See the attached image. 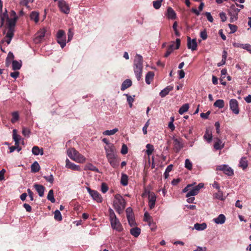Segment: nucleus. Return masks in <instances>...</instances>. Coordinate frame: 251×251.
<instances>
[{"mask_svg":"<svg viewBox=\"0 0 251 251\" xmlns=\"http://www.w3.org/2000/svg\"><path fill=\"white\" fill-rule=\"evenodd\" d=\"M173 148L176 152H179L183 147L182 140L180 138H173Z\"/></svg>","mask_w":251,"mask_h":251,"instance_id":"nucleus-10","label":"nucleus"},{"mask_svg":"<svg viewBox=\"0 0 251 251\" xmlns=\"http://www.w3.org/2000/svg\"><path fill=\"white\" fill-rule=\"evenodd\" d=\"M130 233L132 236L137 237L141 233V229L137 227L132 228L130 230Z\"/></svg>","mask_w":251,"mask_h":251,"instance_id":"nucleus-23","label":"nucleus"},{"mask_svg":"<svg viewBox=\"0 0 251 251\" xmlns=\"http://www.w3.org/2000/svg\"><path fill=\"white\" fill-rule=\"evenodd\" d=\"M12 133V136L14 141L20 142V141L22 140L21 137L20 136V135L17 134V130L15 129H13Z\"/></svg>","mask_w":251,"mask_h":251,"instance_id":"nucleus-41","label":"nucleus"},{"mask_svg":"<svg viewBox=\"0 0 251 251\" xmlns=\"http://www.w3.org/2000/svg\"><path fill=\"white\" fill-rule=\"evenodd\" d=\"M118 131V129L117 128H115L112 130H105L103 132V134L104 135H112L115 134Z\"/></svg>","mask_w":251,"mask_h":251,"instance_id":"nucleus-39","label":"nucleus"},{"mask_svg":"<svg viewBox=\"0 0 251 251\" xmlns=\"http://www.w3.org/2000/svg\"><path fill=\"white\" fill-rule=\"evenodd\" d=\"M143 59L141 55L136 54L134 60L133 70L137 79L139 81L142 76Z\"/></svg>","mask_w":251,"mask_h":251,"instance_id":"nucleus-2","label":"nucleus"},{"mask_svg":"<svg viewBox=\"0 0 251 251\" xmlns=\"http://www.w3.org/2000/svg\"><path fill=\"white\" fill-rule=\"evenodd\" d=\"M214 198L220 200H223L224 198L223 192L220 190H218V192L214 194Z\"/></svg>","mask_w":251,"mask_h":251,"instance_id":"nucleus-46","label":"nucleus"},{"mask_svg":"<svg viewBox=\"0 0 251 251\" xmlns=\"http://www.w3.org/2000/svg\"><path fill=\"white\" fill-rule=\"evenodd\" d=\"M47 199L48 200L50 201L52 203L55 202V200L53 196V190L51 189L49 191L47 196Z\"/></svg>","mask_w":251,"mask_h":251,"instance_id":"nucleus-45","label":"nucleus"},{"mask_svg":"<svg viewBox=\"0 0 251 251\" xmlns=\"http://www.w3.org/2000/svg\"><path fill=\"white\" fill-rule=\"evenodd\" d=\"M177 23L176 22H175L173 25V28L175 31V35L176 36L179 37V36H180V34L177 29Z\"/></svg>","mask_w":251,"mask_h":251,"instance_id":"nucleus-52","label":"nucleus"},{"mask_svg":"<svg viewBox=\"0 0 251 251\" xmlns=\"http://www.w3.org/2000/svg\"><path fill=\"white\" fill-rule=\"evenodd\" d=\"M39 13L36 11L32 12L30 14V18L31 20L34 21L35 23L39 21Z\"/></svg>","mask_w":251,"mask_h":251,"instance_id":"nucleus-30","label":"nucleus"},{"mask_svg":"<svg viewBox=\"0 0 251 251\" xmlns=\"http://www.w3.org/2000/svg\"><path fill=\"white\" fill-rule=\"evenodd\" d=\"M44 177L45 178V179L47 181H48L51 183H53L54 178H53V176L52 175H50L49 176H44Z\"/></svg>","mask_w":251,"mask_h":251,"instance_id":"nucleus-63","label":"nucleus"},{"mask_svg":"<svg viewBox=\"0 0 251 251\" xmlns=\"http://www.w3.org/2000/svg\"><path fill=\"white\" fill-rule=\"evenodd\" d=\"M12 118L11 122L13 124L15 123L19 119V114L17 111L13 112L11 113Z\"/></svg>","mask_w":251,"mask_h":251,"instance_id":"nucleus-35","label":"nucleus"},{"mask_svg":"<svg viewBox=\"0 0 251 251\" xmlns=\"http://www.w3.org/2000/svg\"><path fill=\"white\" fill-rule=\"evenodd\" d=\"M13 58H14L13 54L12 52H9L8 53V55L6 59L5 64H6V66L7 67H8L10 65V64H11V62L13 61Z\"/></svg>","mask_w":251,"mask_h":251,"instance_id":"nucleus-34","label":"nucleus"},{"mask_svg":"<svg viewBox=\"0 0 251 251\" xmlns=\"http://www.w3.org/2000/svg\"><path fill=\"white\" fill-rule=\"evenodd\" d=\"M146 148H147V150H146V152L149 156L150 155H151L152 154V153L153 152V151H154L153 146L151 144H148L146 145Z\"/></svg>","mask_w":251,"mask_h":251,"instance_id":"nucleus-38","label":"nucleus"},{"mask_svg":"<svg viewBox=\"0 0 251 251\" xmlns=\"http://www.w3.org/2000/svg\"><path fill=\"white\" fill-rule=\"evenodd\" d=\"M32 152L35 155L41 154L42 155L44 154V151L42 149H40L38 146H34L32 149Z\"/></svg>","mask_w":251,"mask_h":251,"instance_id":"nucleus-26","label":"nucleus"},{"mask_svg":"<svg viewBox=\"0 0 251 251\" xmlns=\"http://www.w3.org/2000/svg\"><path fill=\"white\" fill-rule=\"evenodd\" d=\"M206 227L207 225L204 223L202 224L196 223L194 225V228L199 231L204 230Z\"/></svg>","mask_w":251,"mask_h":251,"instance_id":"nucleus-32","label":"nucleus"},{"mask_svg":"<svg viewBox=\"0 0 251 251\" xmlns=\"http://www.w3.org/2000/svg\"><path fill=\"white\" fill-rule=\"evenodd\" d=\"M248 166V161L246 157H242L239 162V166L243 169H245Z\"/></svg>","mask_w":251,"mask_h":251,"instance_id":"nucleus-29","label":"nucleus"},{"mask_svg":"<svg viewBox=\"0 0 251 251\" xmlns=\"http://www.w3.org/2000/svg\"><path fill=\"white\" fill-rule=\"evenodd\" d=\"M185 167L189 170L192 169V163L189 159H186L185 161Z\"/></svg>","mask_w":251,"mask_h":251,"instance_id":"nucleus-50","label":"nucleus"},{"mask_svg":"<svg viewBox=\"0 0 251 251\" xmlns=\"http://www.w3.org/2000/svg\"><path fill=\"white\" fill-rule=\"evenodd\" d=\"M68 156L74 161L79 163L85 162L86 158L74 148L69 149L67 151Z\"/></svg>","mask_w":251,"mask_h":251,"instance_id":"nucleus-5","label":"nucleus"},{"mask_svg":"<svg viewBox=\"0 0 251 251\" xmlns=\"http://www.w3.org/2000/svg\"><path fill=\"white\" fill-rule=\"evenodd\" d=\"M17 19L8 18V15L6 13H4L1 17V26L3 25L5 20L7 21V25L9 28L13 29Z\"/></svg>","mask_w":251,"mask_h":251,"instance_id":"nucleus-7","label":"nucleus"},{"mask_svg":"<svg viewBox=\"0 0 251 251\" xmlns=\"http://www.w3.org/2000/svg\"><path fill=\"white\" fill-rule=\"evenodd\" d=\"M197 43L196 39H191L190 37H187V47L192 51L197 50Z\"/></svg>","mask_w":251,"mask_h":251,"instance_id":"nucleus-13","label":"nucleus"},{"mask_svg":"<svg viewBox=\"0 0 251 251\" xmlns=\"http://www.w3.org/2000/svg\"><path fill=\"white\" fill-rule=\"evenodd\" d=\"M163 0H156L153 1V6L156 9H158L161 5Z\"/></svg>","mask_w":251,"mask_h":251,"instance_id":"nucleus-48","label":"nucleus"},{"mask_svg":"<svg viewBox=\"0 0 251 251\" xmlns=\"http://www.w3.org/2000/svg\"><path fill=\"white\" fill-rule=\"evenodd\" d=\"M56 37L57 38L65 37V32L62 30H59L57 33Z\"/></svg>","mask_w":251,"mask_h":251,"instance_id":"nucleus-60","label":"nucleus"},{"mask_svg":"<svg viewBox=\"0 0 251 251\" xmlns=\"http://www.w3.org/2000/svg\"><path fill=\"white\" fill-rule=\"evenodd\" d=\"M149 199V206L150 209H152L155 205L156 197L155 194L152 192L149 193L148 196Z\"/></svg>","mask_w":251,"mask_h":251,"instance_id":"nucleus-15","label":"nucleus"},{"mask_svg":"<svg viewBox=\"0 0 251 251\" xmlns=\"http://www.w3.org/2000/svg\"><path fill=\"white\" fill-rule=\"evenodd\" d=\"M12 65L13 70H19L22 66L21 64L16 60H13Z\"/></svg>","mask_w":251,"mask_h":251,"instance_id":"nucleus-42","label":"nucleus"},{"mask_svg":"<svg viewBox=\"0 0 251 251\" xmlns=\"http://www.w3.org/2000/svg\"><path fill=\"white\" fill-rule=\"evenodd\" d=\"M126 96L127 97V101L128 102L130 107H132V103L134 100V98L132 97L131 96H129L128 94H126Z\"/></svg>","mask_w":251,"mask_h":251,"instance_id":"nucleus-53","label":"nucleus"},{"mask_svg":"<svg viewBox=\"0 0 251 251\" xmlns=\"http://www.w3.org/2000/svg\"><path fill=\"white\" fill-rule=\"evenodd\" d=\"M174 87L171 85L167 86L166 88L161 91L159 95L161 97L163 98L167 95L169 93L173 90Z\"/></svg>","mask_w":251,"mask_h":251,"instance_id":"nucleus-18","label":"nucleus"},{"mask_svg":"<svg viewBox=\"0 0 251 251\" xmlns=\"http://www.w3.org/2000/svg\"><path fill=\"white\" fill-rule=\"evenodd\" d=\"M58 6L60 10L65 13L68 14L70 12V8L66 2L64 0H60L58 2Z\"/></svg>","mask_w":251,"mask_h":251,"instance_id":"nucleus-14","label":"nucleus"},{"mask_svg":"<svg viewBox=\"0 0 251 251\" xmlns=\"http://www.w3.org/2000/svg\"><path fill=\"white\" fill-rule=\"evenodd\" d=\"M126 206V202L120 194H116L113 202V206L119 214L122 213Z\"/></svg>","mask_w":251,"mask_h":251,"instance_id":"nucleus-3","label":"nucleus"},{"mask_svg":"<svg viewBox=\"0 0 251 251\" xmlns=\"http://www.w3.org/2000/svg\"><path fill=\"white\" fill-rule=\"evenodd\" d=\"M54 219L58 221H60L62 220V215L58 210H56L54 212Z\"/></svg>","mask_w":251,"mask_h":251,"instance_id":"nucleus-47","label":"nucleus"},{"mask_svg":"<svg viewBox=\"0 0 251 251\" xmlns=\"http://www.w3.org/2000/svg\"><path fill=\"white\" fill-rule=\"evenodd\" d=\"M217 170L222 171L225 174L228 176H232L234 174L233 169L227 165H221L217 166Z\"/></svg>","mask_w":251,"mask_h":251,"instance_id":"nucleus-9","label":"nucleus"},{"mask_svg":"<svg viewBox=\"0 0 251 251\" xmlns=\"http://www.w3.org/2000/svg\"><path fill=\"white\" fill-rule=\"evenodd\" d=\"M128 176L126 174H122L121 178V183L123 186H126L128 184Z\"/></svg>","mask_w":251,"mask_h":251,"instance_id":"nucleus-36","label":"nucleus"},{"mask_svg":"<svg viewBox=\"0 0 251 251\" xmlns=\"http://www.w3.org/2000/svg\"><path fill=\"white\" fill-rule=\"evenodd\" d=\"M174 43L170 45L167 48V51L164 54L165 57H167L173 51L174 49Z\"/></svg>","mask_w":251,"mask_h":251,"instance_id":"nucleus-44","label":"nucleus"},{"mask_svg":"<svg viewBox=\"0 0 251 251\" xmlns=\"http://www.w3.org/2000/svg\"><path fill=\"white\" fill-rule=\"evenodd\" d=\"M205 15L207 18V20L212 23L213 22V18L212 17V16H211V14L210 12H206L205 13Z\"/></svg>","mask_w":251,"mask_h":251,"instance_id":"nucleus-62","label":"nucleus"},{"mask_svg":"<svg viewBox=\"0 0 251 251\" xmlns=\"http://www.w3.org/2000/svg\"><path fill=\"white\" fill-rule=\"evenodd\" d=\"M167 16L169 19H175L176 18V13L171 7L167 8Z\"/></svg>","mask_w":251,"mask_h":251,"instance_id":"nucleus-22","label":"nucleus"},{"mask_svg":"<svg viewBox=\"0 0 251 251\" xmlns=\"http://www.w3.org/2000/svg\"><path fill=\"white\" fill-rule=\"evenodd\" d=\"M109 214V221L112 229L118 232L123 230V228L119 220L117 218L114 211L110 208L108 210Z\"/></svg>","mask_w":251,"mask_h":251,"instance_id":"nucleus-4","label":"nucleus"},{"mask_svg":"<svg viewBox=\"0 0 251 251\" xmlns=\"http://www.w3.org/2000/svg\"><path fill=\"white\" fill-rule=\"evenodd\" d=\"M152 220L151 219V217L150 214L146 212L144 214V221L149 223L150 225H151V221Z\"/></svg>","mask_w":251,"mask_h":251,"instance_id":"nucleus-51","label":"nucleus"},{"mask_svg":"<svg viewBox=\"0 0 251 251\" xmlns=\"http://www.w3.org/2000/svg\"><path fill=\"white\" fill-rule=\"evenodd\" d=\"M200 36L202 39V40H205L207 39V35L205 30H203L201 32Z\"/></svg>","mask_w":251,"mask_h":251,"instance_id":"nucleus-61","label":"nucleus"},{"mask_svg":"<svg viewBox=\"0 0 251 251\" xmlns=\"http://www.w3.org/2000/svg\"><path fill=\"white\" fill-rule=\"evenodd\" d=\"M128 222L129 225L131 226H133L136 225V223L134 220V217H130L127 218Z\"/></svg>","mask_w":251,"mask_h":251,"instance_id":"nucleus-55","label":"nucleus"},{"mask_svg":"<svg viewBox=\"0 0 251 251\" xmlns=\"http://www.w3.org/2000/svg\"><path fill=\"white\" fill-rule=\"evenodd\" d=\"M46 31L47 30L45 28L41 29L35 35L34 38L35 42L36 43L40 42L45 37Z\"/></svg>","mask_w":251,"mask_h":251,"instance_id":"nucleus-12","label":"nucleus"},{"mask_svg":"<svg viewBox=\"0 0 251 251\" xmlns=\"http://www.w3.org/2000/svg\"><path fill=\"white\" fill-rule=\"evenodd\" d=\"M243 49L246 50L249 52L251 53V45L249 44H244Z\"/></svg>","mask_w":251,"mask_h":251,"instance_id":"nucleus-64","label":"nucleus"},{"mask_svg":"<svg viewBox=\"0 0 251 251\" xmlns=\"http://www.w3.org/2000/svg\"><path fill=\"white\" fill-rule=\"evenodd\" d=\"M106 156L108 161L113 168H116L118 166L115 154V150L113 145H109L105 147Z\"/></svg>","mask_w":251,"mask_h":251,"instance_id":"nucleus-1","label":"nucleus"},{"mask_svg":"<svg viewBox=\"0 0 251 251\" xmlns=\"http://www.w3.org/2000/svg\"><path fill=\"white\" fill-rule=\"evenodd\" d=\"M66 167L72 170L81 171L80 167L79 165H76L71 162L68 159L66 160Z\"/></svg>","mask_w":251,"mask_h":251,"instance_id":"nucleus-16","label":"nucleus"},{"mask_svg":"<svg viewBox=\"0 0 251 251\" xmlns=\"http://www.w3.org/2000/svg\"><path fill=\"white\" fill-rule=\"evenodd\" d=\"M121 152L123 154H126L127 153L128 149L127 146L125 144L123 145Z\"/></svg>","mask_w":251,"mask_h":251,"instance_id":"nucleus-59","label":"nucleus"},{"mask_svg":"<svg viewBox=\"0 0 251 251\" xmlns=\"http://www.w3.org/2000/svg\"><path fill=\"white\" fill-rule=\"evenodd\" d=\"M13 36V29H10L9 28L8 31H7L6 35V38L7 39L6 40V42L7 43V44H10L11 39Z\"/></svg>","mask_w":251,"mask_h":251,"instance_id":"nucleus-28","label":"nucleus"},{"mask_svg":"<svg viewBox=\"0 0 251 251\" xmlns=\"http://www.w3.org/2000/svg\"><path fill=\"white\" fill-rule=\"evenodd\" d=\"M40 167L37 161H35L31 166V171L33 173H37L39 171Z\"/></svg>","mask_w":251,"mask_h":251,"instance_id":"nucleus-31","label":"nucleus"},{"mask_svg":"<svg viewBox=\"0 0 251 251\" xmlns=\"http://www.w3.org/2000/svg\"><path fill=\"white\" fill-rule=\"evenodd\" d=\"M57 43L60 44L61 47L63 48L66 46V37L62 38H57Z\"/></svg>","mask_w":251,"mask_h":251,"instance_id":"nucleus-43","label":"nucleus"},{"mask_svg":"<svg viewBox=\"0 0 251 251\" xmlns=\"http://www.w3.org/2000/svg\"><path fill=\"white\" fill-rule=\"evenodd\" d=\"M189 108V105L188 103L183 104L179 109L178 112L180 115H182L187 112Z\"/></svg>","mask_w":251,"mask_h":251,"instance_id":"nucleus-37","label":"nucleus"},{"mask_svg":"<svg viewBox=\"0 0 251 251\" xmlns=\"http://www.w3.org/2000/svg\"><path fill=\"white\" fill-rule=\"evenodd\" d=\"M108 190V187L106 183H102L101 185V191L103 193H105Z\"/></svg>","mask_w":251,"mask_h":251,"instance_id":"nucleus-56","label":"nucleus"},{"mask_svg":"<svg viewBox=\"0 0 251 251\" xmlns=\"http://www.w3.org/2000/svg\"><path fill=\"white\" fill-rule=\"evenodd\" d=\"M226 221V217L224 214H220L218 217L214 218L213 221L216 224H223Z\"/></svg>","mask_w":251,"mask_h":251,"instance_id":"nucleus-19","label":"nucleus"},{"mask_svg":"<svg viewBox=\"0 0 251 251\" xmlns=\"http://www.w3.org/2000/svg\"><path fill=\"white\" fill-rule=\"evenodd\" d=\"M132 85V81L130 79H127L125 80L122 83L121 86V90L124 91L127 88L131 86Z\"/></svg>","mask_w":251,"mask_h":251,"instance_id":"nucleus-25","label":"nucleus"},{"mask_svg":"<svg viewBox=\"0 0 251 251\" xmlns=\"http://www.w3.org/2000/svg\"><path fill=\"white\" fill-rule=\"evenodd\" d=\"M84 170H91L96 172H99V169L91 163H87L84 168Z\"/></svg>","mask_w":251,"mask_h":251,"instance_id":"nucleus-27","label":"nucleus"},{"mask_svg":"<svg viewBox=\"0 0 251 251\" xmlns=\"http://www.w3.org/2000/svg\"><path fill=\"white\" fill-rule=\"evenodd\" d=\"M204 138L208 142L210 143L212 139V131L210 129H207L203 136Z\"/></svg>","mask_w":251,"mask_h":251,"instance_id":"nucleus-21","label":"nucleus"},{"mask_svg":"<svg viewBox=\"0 0 251 251\" xmlns=\"http://www.w3.org/2000/svg\"><path fill=\"white\" fill-rule=\"evenodd\" d=\"M214 106L219 108H222L225 106L224 101L223 100H218L214 102Z\"/></svg>","mask_w":251,"mask_h":251,"instance_id":"nucleus-40","label":"nucleus"},{"mask_svg":"<svg viewBox=\"0 0 251 251\" xmlns=\"http://www.w3.org/2000/svg\"><path fill=\"white\" fill-rule=\"evenodd\" d=\"M154 74L153 72H149L146 75L145 80L148 84H150L152 80Z\"/></svg>","mask_w":251,"mask_h":251,"instance_id":"nucleus-24","label":"nucleus"},{"mask_svg":"<svg viewBox=\"0 0 251 251\" xmlns=\"http://www.w3.org/2000/svg\"><path fill=\"white\" fill-rule=\"evenodd\" d=\"M228 26L231 30V33H233L235 32L237 29V26L234 25L229 24Z\"/></svg>","mask_w":251,"mask_h":251,"instance_id":"nucleus-58","label":"nucleus"},{"mask_svg":"<svg viewBox=\"0 0 251 251\" xmlns=\"http://www.w3.org/2000/svg\"><path fill=\"white\" fill-rule=\"evenodd\" d=\"M224 147V143L218 138L214 139V148L216 150H221Z\"/></svg>","mask_w":251,"mask_h":251,"instance_id":"nucleus-17","label":"nucleus"},{"mask_svg":"<svg viewBox=\"0 0 251 251\" xmlns=\"http://www.w3.org/2000/svg\"><path fill=\"white\" fill-rule=\"evenodd\" d=\"M126 213L127 219L130 217H134V214L132 211V209L130 207L126 208Z\"/></svg>","mask_w":251,"mask_h":251,"instance_id":"nucleus-49","label":"nucleus"},{"mask_svg":"<svg viewBox=\"0 0 251 251\" xmlns=\"http://www.w3.org/2000/svg\"><path fill=\"white\" fill-rule=\"evenodd\" d=\"M30 133V130L28 128H25V127H23V128H22V134L25 136L29 137Z\"/></svg>","mask_w":251,"mask_h":251,"instance_id":"nucleus-54","label":"nucleus"},{"mask_svg":"<svg viewBox=\"0 0 251 251\" xmlns=\"http://www.w3.org/2000/svg\"><path fill=\"white\" fill-rule=\"evenodd\" d=\"M200 2H201V3H200V4L199 7V10H198L197 9L194 8L192 9V11L193 12H194L197 16H198L200 14V12L202 10L203 7H204V3L203 2H202V1H201Z\"/></svg>","mask_w":251,"mask_h":251,"instance_id":"nucleus-33","label":"nucleus"},{"mask_svg":"<svg viewBox=\"0 0 251 251\" xmlns=\"http://www.w3.org/2000/svg\"><path fill=\"white\" fill-rule=\"evenodd\" d=\"M195 184L196 183L188 184L183 189L182 192L183 193L187 192V194L186 195L187 198L197 195L199 193L200 189L204 186L203 183H200L197 186L193 187L191 189V187L194 186Z\"/></svg>","mask_w":251,"mask_h":251,"instance_id":"nucleus-6","label":"nucleus"},{"mask_svg":"<svg viewBox=\"0 0 251 251\" xmlns=\"http://www.w3.org/2000/svg\"><path fill=\"white\" fill-rule=\"evenodd\" d=\"M86 189L94 201L99 203H100L102 201V197L98 191L91 190L89 187H87Z\"/></svg>","mask_w":251,"mask_h":251,"instance_id":"nucleus-8","label":"nucleus"},{"mask_svg":"<svg viewBox=\"0 0 251 251\" xmlns=\"http://www.w3.org/2000/svg\"><path fill=\"white\" fill-rule=\"evenodd\" d=\"M34 187L39 194L40 197H42L44 195L45 187L40 184H35Z\"/></svg>","mask_w":251,"mask_h":251,"instance_id":"nucleus-20","label":"nucleus"},{"mask_svg":"<svg viewBox=\"0 0 251 251\" xmlns=\"http://www.w3.org/2000/svg\"><path fill=\"white\" fill-rule=\"evenodd\" d=\"M229 107L230 109L235 114L237 115L239 113V104L236 99H231L230 100Z\"/></svg>","mask_w":251,"mask_h":251,"instance_id":"nucleus-11","label":"nucleus"},{"mask_svg":"<svg viewBox=\"0 0 251 251\" xmlns=\"http://www.w3.org/2000/svg\"><path fill=\"white\" fill-rule=\"evenodd\" d=\"M229 15L230 16V22H233L234 21H236L237 20L238 16H237V13H235L234 14H232L231 12L229 13Z\"/></svg>","mask_w":251,"mask_h":251,"instance_id":"nucleus-57","label":"nucleus"}]
</instances>
